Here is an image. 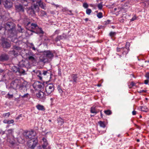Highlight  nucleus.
Masks as SVG:
<instances>
[{
  "mask_svg": "<svg viewBox=\"0 0 149 149\" xmlns=\"http://www.w3.org/2000/svg\"><path fill=\"white\" fill-rule=\"evenodd\" d=\"M54 56L53 54L50 51H45L43 55L40 56V61L45 63L50 61Z\"/></svg>",
  "mask_w": 149,
  "mask_h": 149,
  "instance_id": "1",
  "label": "nucleus"
},
{
  "mask_svg": "<svg viewBox=\"0 0 149 149\" xmlns=\"http://www.w3.org/2000/svg\"><path fill=\"white\" fill-rule=\"evenodd\" d=\"M23 1V5L26 6H28V4L32 3L35 2H36L39 6L43 9H45V6L43 5V3L41 0H22Z\"/></svg>",
  "mask_w": 149,
  "mask_h": 149,
  "instance_id": "2",
  "label": "nucleus"
},
{
  "mask_svg": "<svg viewBox=\"0 0 149 149\" xmlns=\"http://www.w3.org/2000/svg\"><path fill=\"white\" fill-rule=\"evenodd\" d=\"M15 27V24L12 22H8L6 24V28L8 30L9 33L13 35H15L16 33Z\"/></svg>",
  "mask_w": 149,
  "mask_h": 149,
  "instance_id": "3",
  "label": "nucleus"
},
{
  "mask_svg": "<svg viewBox=\"0 0 149 149\" xmlns=\"http://www.w3.org/2000/svg\"><path fill=\"white\" fill-rule=\"evenodd\" d=\"M38 143V140L37 138H32L28 141L27 146L29 148L33 149L36 147Z\"/></svg>",
  "mask_w": 149,
  "mask_h": 149,
  "instance_id": "4",
  "label": "nucleus"
},
{
  "mask_svg": "<svg viewBox=\"0 0 149 149\" xmlns=\"http://www.w3.org/2000/svg\"><path fill=\"white\" fill-rule=\"evenodd\" d=\"M27 82L26 81H24L21 83L20 81V83L19 84L18 88L20 92L22 94H24L27 91L26 85Z\"/></svg>",
  "mask_w": 149,
  "mask_h": 149,
  "instance_id": "5",
  "label": "nucleus"
},
{
  "mask_svg": "<svg viewBox=\"0 0 149 149\" xmlns=\"http://www.w3.org/2000/svg\"><path fill=\"white\" fill-rule=\"evenodd\" d=\"M37 76L38 77L40 80H42V78L45 77V76H51V72L49 71H43L42 72L40 71H38L36 73Z\"/></svg>",
  "mask_w": 149,
  "mask_h": 149,
  "instance_id": "6",
  "label": "nucleus"
},
{
  "mask_svg": "<svg viewBox=\"0 0 149 149\" xmlns=\"http://www.w3.org/2000/svg\"><path fill=\"white\" fill-rule=\"evenodd\" d=\"M54 85L52 84H50L47 85L46 87V92L47 95L51 94L54 91Z\"/></svg>",
  "mask_w": 149,
  "mask_h": 149,
  "instance_id": "7",
  "label": "nucleus"
},
{
  "mask_svg": "<svg viewBox=\"0 0 149 149\" xmlns=\"http://www.w3.org/2000/svg\"><path fill=\"white\" fill-rule=\"evenodd\" d=\"M20 80L18 79H16L13 81L10 84V87L13 89H16L18 88V87Z\"/></svg>",
  "mask_w": 149,
  "mask_h": 149,
  "instance_id": "8",
  "label": "nucleus"
},
{
  "mask_svg": "<svg viewBox=\"0 0 149 149\" xmlns=\"http://www.w3.org/2000/svg\"><path fill=\"white\" fill-rule=\"evenodd\" d=\"M21 63H19V67H18L17 73L18 75L21 74H24L25 72L24 68H26L24 64H21Z\"/></svg>",
  "mask_w": 149,
  "mask_h": 149,
  "instance_id": "9",
  "label": "nucleus"
},
{
  "mask_svg": "<svg viewBox=\"0 0 149 149\" xmlns=\"http://www.w3.org/2000/svg\"><path fill=\"white\" fill-rule=\"evenodd\" d=\"M20 49V47H18L14 46L13 47V49L12 51H10L9 53L16 57L17 56L18 54V50Z\"/></svg>",
  "mask_w": 149,
  "mask_h": 149,
  "instance_id": "10",
  "label": "nucleus"
},
{
  "mask_svg": "<svg viewBox=\"0 0 149 149\" xmlns=\"http://www.w3.org/2000/svg\"><path fill=\"white\" fill-rule=\"evenodd\" d=\"M33 132L32 131H25L23 132V135L26 139H31L34 135H33Z\"/></svg>",
  "mask_w": 149,
  "mask_h": 149,
  "instance_id": "11",
  "label": "nucleus"
},
{
  "mask_svg": "<svg viewBox=\"0 0 149 149\" xmlns=\"http://www.w3.org/2000/svg\"><path fill=\"white\" fill-rule=\"evenodd\" d=\"M30 10L31 13L33 14V15H35L36 12H38L39 10V8L37 4H34L33 6H31Z\"/></svg>",
  "mask_w": 149,
  "mask_h": 149,
  "instance_id": "12",
  "label": "nucleus"
},
{
  "mask_svg": "<svg viewBox=\"0 0 149 149\" xmlns=\"http://www.w3.org/2000/svg\"><path fill=\"white\" fill-rule=\"evenodd\" d=\"M3 4L6 8H10L13 6L12 2L10 0H4Z\"/></svg>",
  "mask_w": 149,
  "mask_h": 149,
  "instance_id": "13",
  "label": "nucleus"
},
{
  "mask_svg": "<svg viewBox=\"0 0 149 149\" xmlns=\"http://www.w3.org/2000/svg\"><path fill=\"white\" fill-rule=\"evenodd\" d=\"M15 8L16 10L18 12H24V7L21 4L15 5Z\"/></svg>",
  "mask_w": 149,
  "mask_h": 149,
  "instance_id": "14",
  "label": "nucleus"
},
{
  "mask_svg": "<svg viewBox=\"0 0 149 149\" xmlns=\"http://www.w3.org/2000/svg\"><path fill=\"white\" fill-rule=\"evenodd\" d=\"M9 58L8 56L5 54H2L0 56V60L1 61H7Z\"/></svg>",
  "mask_w": 149,
  "mask_h": 149,
  "instance_id": "15",
  "label": "nucleus"
},
{
  "mask_svg": "<svg viewBox=\"0 0 149 149\" xmlns=\"http://www.w3.org/2000/svg\"><path fill=\"white\" fill-rule=\"evenodd\" d=\"M1 46L3 48H8L10 46V44L6 41H3L2 42Z\"/></svg>",
  "mask_w": 149,
  "mask_h": 149,
  "instance_id": "16",
  "label": "nucleus"
},
{
  "mask_svg": "<svg viewBox=\"0 0 149 149\" xmlns=\"http://www.w3.org/2000/svg\"><path fill=\"white\" fill-rule=\"evenodd\" d=\"M6 134L7 135V138H8V137L10 136L11 137H13L12 135L13 134L14 132V129H10L8 130L7 131H6Z\"/></svg>",
  "mask_w": 149,
  "mask_h": 149,
  "instance_id": "17",
  "label": "nucleus"
},
{
  "mask_svg": "<svg viewBox=\"0 0 149 149\" xmlns=\"http://www.w3.org/2000/svg\"><path fill=\"white\" fill-rule=\"evenodd\" d=\"M28 55V58L29 60L32 61H36L34 57V55L33 53L29 52Z\"/></svg>",
  "mask_w": 149,
  "mask_h": 149,
  "instance_id": "18",
  "label": "nucleus"
},
{
  "mask_svg": "<svg viewBox=\"0 0 149 149\" xmlns=\"http://www.w3.org/2000/svg\"><path fill=\"white\" fill-rule=\"evenodd\" d=\"M24 136L23 135L22 136H19L17 138V140L18 142L21 143H23L25 142L24 139Z\"/></svg>",
  "mask_w": 149,
  "mask_h": 149,
  "instance_id": "19",
  "label": "nucleus"
},
{
  "mask_svg": "<svg viewBox=\"0 0 149 149\" xmlns=\"http://www.w3.org/2000/svg\"><path fill=\"white\" fill-rule=\"evenodd\" d=\"M99 112V110L97 109L96 107L93 106L91 108V112L93 113L96 114Z\"/></svg>",
  "mask_w": 149,
  "mask_h": 149,
  "instance_id": "20",
  "label": "nucleus"
},
{
  "mask_svg": "<svg viewBox=\"0 0 149 149\" xmlns=\"http://www.w3.org/2000/svg\"><path fill=\"white\" fill-rule=\"evenodd\" d=\"M31 29H28L29 30H32L33 31H34L33 30H35V29H37V28H38V25L34 23H32L31 24Z\"/></svg>",
  "mask_w": 149,
  "mask_h": 149,
  "instance_id": "21",
  "label": "nucleus"
},
{
  "mask_svg": "<svg viewBox=\"0 0 149 149\" xmlns=\"http://www.w3.org/2000/svg\"><path fill=\"white\" fill-rule=\"evenodd\" d=\"M37 30L36 31H33L32 30H30V31L32 32L36 33H37L43 34L44 33V32L42 30V28H39L38 27V28H37Z\"/></svg>",
  "mask_w": 149,
  "mask_h": 149,
  "instance_id": "22",
  "label": "nucleus"
},
{
  "mask_svg": "<svg viewBox=\"0 0 149 149\" xmlns=\"http://www.w3.org/2000/svg\"><path fill=\"white\" fill-rule=\"evenodd\" d=\"M37 96L40 98L42 99L45 97L44 93L42 91H40L37 94Z\"/></svg>",
  "mask_w": 149,
  "mask_h": 149,
  "instance_id": "23",
  "label": "nucleus"
},
{
  "mask_svg": "<svg viewBox=\"0 0 149 149\" xmlns=\"http://www.w3.org/2000/svg\"><path fill=\"white\" fill-rule=\"evenodd\" d=\"M48 145V143L47 142L43 143L42 145V147L40 146H39L38 147L37 149H42V148L43 149H45L46 147Z\"/></svg>",
  "mask_w": 149,
  "mask_h": 149,
  "instance_id": "24",
  "label": "nucleus"
},
{
  "mask_svg": "<svg viewBox=\"0 0 149 149\" xmlns=\"http://www.w3.org/2000/svg\"><path fill=\"white\" fill-rule=\"evenodd\" d=\"M36 107L39 110L44 111L45 110V108L44 107L39 104L37 105L36 106Z\"/></svg>",
  "mask_w": 149,
  "mask_h": 149,
  "instance_id": "25",
  "label": "nucleus"
},
{
  "mask_svg": "<svg viewBox=\"0 0 149 149\" xmlns=\"http://www.w3.org/2000/svg\"><path fill=\"white\" fill-rule=\"evenodd\" d=\"M7 141L12 145H13L15 143V141L13 137H11V138H8Z\"/></svg>",
  "mask_w": 149,
  "mask_h": 149,
  "instance_id": "26",
  "label": "nucleus"
},
{
  "mask_svg": "<svg viewBox=\"0 0 149 149\" xmlns=\"http://www.w3.org/2000/svg\"><path fill=\"white\" fill-rule=\"evenodd\" d=\"M140 109L142 111L147 112L148 111L147 108L146 106L140 107Z\"/></svg>",
  "mask_w": 149,
  "mask_h": 149,
  "instance_id": "27",
  "label": "nucleus"
},
{
  "mask_svg": "<svg viewBox=\"0 0 149 149\" xmlns=\"http://www.w3.org/2000/svg\"><path fill=\"white\" fill-rule=\"evenodd\" d=\"M104 112L105 114L108 115H110L112 113L111 111L109 110H105Z\"/></svg>",
  "mask_w": 149,
  "mask_h": 149,
  "instance_id": "28",
  "label": "nucleus"
},
{
  "mask_svg": "<svg viewBox=\"0 0 149 149\" xmlns=\"http://www.w3.org/2000/svg\"><path fill=\"white\" fill-rule=\"evenodd\" d=\"M62 36H61V35L58 36H57L55 38V41L56 42H57L58 41H60L61 40L63 39L62 38Z\"/></svg>",
  "mask_w": 149,
  "mask_h": 149,
  "instance_id": "29",
  "label": "nucleus"
},
{
  "mask_svg": "<svg viewBox=\"0 0 149 149\" xmlns=\"http://www.w3.org/2000/svg\"><path fill=\"white\" fill-rule=\"evenodd\" d=\"M18 67H17L15 66H14L12 68V69H13V71L14 72H15L16 73H17L18 71Z\"/></svg>",
  "mask_w": 149,
  "mask_h": 149,
  "instance_id": "30",
  "label": "nucleus"
},
{
  "mask_svg": "<svg viewBox=\"0 0 149 149\" xmlns=\"http://www.w3.org/2000/svg\"><path fill=\"white\" fill-rule=\"evenodd\" d=\"M22 94H20V96L22 98H25V97H28L29 95L28 93H26V94H24V95H23V94L22 93Z\"/></svg>",
  "mask_w": 149,
  "mask_h": 149,
  "instance_id": "31",
  "label": "nucleus"
},
{
  "mask_svg": "<svg viewBox=\"0 0 149 149\" xmlns=\"http://www.w3.org/2000/svg\"><path fill=\"white\" fill-rule=\"evenodd\" d=\"M72 77L74 82L76 83L77 81V77L76 75L73 74Z\"/></svg>",
  "mask_w": 149,
  "mask_h": 149,
  "instance_id": "32",
  "label": "nucleus"
},
{
  "mask_svg": "<svg viewBox=\"0 0 149 149\" xmlns=\"http://www.w3.org/2000/svg\"><path fill=\"white\" fill-rule=\"evenodd\" d=\"M98 123L99 124L100 126L104 128L105 127V125L103 122L102 121H100L98 122Z\"/></svg>",
  "mask_w": 149,
  "mask_h": 149,
  "instance_id": "33",
  "label": "nucleus"
},
{
  "mask_svg": "<svg viewBox=\"0 0 149 149\" xmlns=\"http://www.w3.org/2000/svg\"><path fill=\"white\" fill-rule=\"evenodd\" d=\"M97 16L99 18H101L103 17L102 13L100 12L98 13L97 14Z\"/></svg>",
  "mask_w": 149,
  "mask_h": 149,
  "instance_id": "34",
  "label": "nucleus"
},
{
  "mask_svg": "<svg viewBox=\"0 0 149 149\" xmlns=\"http://www.w3.org/2000/svg\"><path fill=\"white\" fill-rule=\"evenodd\" d=\"M126 9L127 8H125L124 6H122L121 7L118 8L117 9L118 10V12H120V11H121L122 9Z\"/></svg>",
  "mask_w": 149,
  "mask_h": 149,
  "instance_id": "35",
  "label": "nucleus"
},
{
  "mask_svg": "<svg viewBox=\"0 0 149 149\" xmlns=\"http://www.w3.org/2000/svg\"><path fill=\"white\" fill-rule=\"evenodd\" d=\"M40 12L41 15L42 16H44L45 15H47L46 13L44 11L41 10Z\"/></svg>",
  "mask_w": 149,
  "mask_h": 149,
  "instance_id": "36",
  "label": "nucleus"
},
{
  "mask_svg": "<svg viewBox=\"0 0 149 149\" xmlns=\"http://www.w3.org/2000/svg\"><path fill=\"white\" fill-rule=\"evenodd\" d=\"M97 7L98 9L100 10H101L102 8V3L101 2L98 4L97 5Z\"/></svg>",
  "mask_w": 149,
  "mask_h": 149,
  "instance_id": "37",
  "label": "nucleus"
},
{
  "mask_svg": "<svg viewBox=\"0 0 149 149\" xmlns=\"http://www.w3.org/2000/svg\"><path fill=\"white\" fill-rule=\"evenodd\" d=\"M92 12L91 10L90 9H87L86 10V14L90 15Z\"/></svg>",
  "mask_w": 149,
  "mask_h": 149,
  "instance_id": "38",
  "label": "nucleus"
},
{
  "mask_svg": "<svg viewBox=\"0 0 149 149\" xmlns=\"http://www.w3.org/2000/svg\"><path fill=\"white\" fill-rule=\"evenodd\" d=\"M130 45V43L129 42H127L126 43L125 47V48L126 49H128V50L129 49V48Z\"/></svg>",
  "mask_w": 149,
  "mask_h": 149,
  "instance_id": "39",
  "label": "nucleus"
},
{
  "mask_svg": "<svg viewBox=\"0 0 149 149\" xmlns=\"http://www.w3.org/2000/svg\"><path fill=\"white\" fill-rule=\"evenodd\" d=\"M116 34V33L115 32H111L109 33V35L111 37H113Z\"/></svg>",
  "mask_w": 149,
  "mask_h": 149,
  "instance_id": "40",
  "label": "nucleus"
},
{
  "mask_svg": "<svg viewBox=\"0 0 149 149\" xmlns=\"http://www.w3.org/2000/svg\"><path fill=\"white\" fill-rule=\"evenodd\" d=\"M10 115V113L9 112L4 114L3 115V116L4 117H8Z\"/></svg>",
  "mask_w": 149,
  "mask_h": 149,
  "instance_id": "41",
  "label": "nucleus"
},
{
  "mask_svg": "<svg viewBox=\"0 0 149 149\" xmlns=\"http://www.w3.org/2000/svg\"><path fill=\"white\" fill-rule=\"evenodd\" d=\"M83 7L85 8H87L88 7V5L86 3H84L83 5Z\"/></svg>",
  "mask_w": 149,
  "mask_h": 149,
  "instance_id": "42",
  "label": "nucleus"
},
{
  "mask_svg": "<svg viewBox=\"0 0 149 149\" xmlns=\"http://www.w3.org/2000/svg\"><path fill=\"white\" fill-rule=\"evenodd\" d=\"M8 123L7 124H10L11 123H13L14 122V121L13 120H8Z\"/></svg>",
  "mask_w": 149,
  "mask_h": 149,
  "instance_id": "43",
  "label": "nucleus"
},
{
  "mask_svg": "<svg viewBox=\"0 0 149 149\" xmlns=\"http://www.w3.org/2000/svg\"><path fill=\"white\" fill-rule=\"evenodd\" d=\"M18 28H20V29H19L18 30L19 32H23L22 31V30L23 29L22 28H21L20 26H19L18 25Z\"/></svg>",
  "mask_w": 149,
  "mask_h": 149,
  "instance_id": "44",
  "label": "nucleus"
},
{
  "mask_svg": "<svg viewBox=\"0 0 149 149\" xmlns=\"http://www.w3.org/2000/svg\"><path fill=\"white\" fill-rule=\"evenodd\" d=\"M8 96V98H12L13 97V95H10L9 94V93H8L7 94Z\"/></svg>",
  "mask_w": 149,
  "mask_h": 149,
  "instance_id": "45",
  "label": "nucleus"
},
{
  "mask_svg": "<svg viewBox=\"0 0 149 149\" xmlns=\"http://www.w3.org/2000/svg\"><path fill=\"white\" fill-rule=\"evenodd\" d=\"M58 90L59 91V92L60 93H62L63 92V91L61 89V88H60V87H58Z\"/></svg>",
  "mask_w": 149,
  "mask_h": 149,
  "instance_id": "46",
  "label": "nucleus"
},
{
  "mask_svg": "<svg viewBox=\"0 0 149 149\" xmlns=\"http://www.w3.org/2000/svg\"><path fill=\"white\" fill-rule=\"evenodd\" d=\"M42 139L43 141V143L47 142L46 139L45 138V137L43 138Z\"/></svg>",
  "mask_w": 149,
  "mask_h": 149,
  "instance_id": "47",
  "label": "nucleus"
},
{
  "mask_svg": "<svg viewBox=\"0 0 149 149\" xmlns=\"http://www.w3.org/2000/svg\"><path fill=\"white\" fill-rule=\"evenodd\" d=\"M61 36H62V38H67V36L65 34L63 33V34L61 35Z\"/></svg>",
  "mask_w": 149,
  "mask_h": 149,
  "instance_id": "48",
  "label": "nucleus"
},
{
  "mask_svg": "<svg viewBox=\"0 0 149 149\" xmlns=\"http://www.w3.org/2000/svg\"><path fill=\"white\" fill-rule=\"evenodd\" d=\"M37 87L39 88H40L42 87V85L39 83L38 85H37Z\"/></svg>",
  "mask_w": 149,
  "mask_h": 149,
  "instance_id": "49",
  "label": "nucleus"
},
{
  "mask_svg": "<svg viewBox=\"0 0 149 149\" xmlns=\"http://www.w3.org/2000/svg\"><path fill=\"white\" fill-rule=\"evenodd\" d=\"M136 19V17L135 16H134L130 20L131 21H133Z\"/></svg>",
  "mask_w": 149,
  "mask_h": 149,
  "instance_id": "50",
  "label": "nucleus"
},
{
  "mask_svg": "<svg viewBox=\"0 0 149 149\" xmlns=\"http://www.w3.org/2000/svg\"><path fill=\"white\" fill-rule=\"evenodd\" d=\"M58 74L59 75L61 76V69H58Z\"/></svg>",
  "mask_w": 149,
  "mask_h": 149,
  "instance_id": "51",
  "label": "nucleus"
},
{
  "mask_svg": "<svg viewBox=\"0 0 149 149\" xmlns=\"http://www.w3.org/2000/svg\"><path fill=\"white\" fill-rule=\"evenodd\" d=\"M146 77L147 78L149 79V73H147L145 75Z\"/></svg>",
  "mask_w": 149,
  "mask_h": 149,
  "instance_id": "52",
  "label": "nucleus"
},
{
  "mask_svg": "<svg viewBox=\"0 0 149 149\" xmlns=\"http://www.w3.org/2000/svg\"><path fill=\"white\" fill-rule=\"evenodd\" d=\"M68 11L70 13H68L69 15H73V14L72 13V11L71 10H68Z\"/></svg>",
  "mask_w": 149,
  "mask_h": 149,
  "instance_id": "53",
  "label": "nucleus"
},
{
  "mask_svg": "<svg viewBox=\"0 0 149 149\" xmlns=\"http://www.w3.org/2000/svg\"><path fill=\"white\" fill-rule=\"evenodd\" d=\"M128 3H125V4L123 6H124V7H125V8H127L126 7H128Z\"/></svg>",
  "mask_w": 149,
  "mask_h": 149,
  "instance_id": "54",
  "label": "nucleus"
},
{
  "mask_svg": "<svg viewBox=\"0 0 149 149\" xmlns=\"http://www.w3.org/2000/svg\"><path fill=\"white\" fill-rule=\"evenodd\" d=\"M138 92L139 93H141L142 92L146 93V91H144V90H141L140 91Z\"/></svg>",
  "mask_w": 149,
  "mask_h": 149,
  "instance_id": "55",
  "label": "nucleus"
},
{
  "mask_svg": "<svg viewBox=\"0 0 149 149\" xmlns=\"http://www.w3.org/2000/svg\"><path fill=\"white\" fill-rule=\"evenodd\" d=\"M62 10L63 12H65L66 11H68V10L66 8H63L62 9Z\"/></svg>",
  "mask_w": 149,
  "mask_h": 149,
  "instance_id": "56",
  "label": "nucleus"
},
{
  "mask_svg": "<svg viewBox=\"0 0 149 149\" xmlns=\"http://www.w3.org/2000/svg\"><path fill=\"white\" fill-rule=\"evenodd\" d=\"M110 22V20H107L106 22H105V24H108L109 22Z\"/></svg>",
  "mask_w": 149,
  "mask_h": 149,
  "instance_id": "57",
  "label": "nucleus"
},
{
  "mask_svg": "<svg viewBox=\"0 0 149 149\" xmlns=\"http://www.w3.org/2000/svg\"><path fill=\"white\" fill-rule=\"evenodd\" d=\"M8 120H6V119H5L4 120H3V122L4 123H8Z\"/></svg>",
  "mask_w": 149,
  "mask_h": 149,
  "instance_id": "58",
  "label": "nucleus"
},
{
  "mask_svg": "<svg viewBox=\"0 0 149 149\" xmlns=\"http://www.w3.org/2000/svg\"><path fill=\"white\" fill-rule=\"evenodd\" d=\"M130 84L132 86H133L135 85V83L134 82H132Z\"/></svg>",
  "mask_w": 149,
  "mask_h": 149,
  "instance_id": "59",
  "label": "nucleus"
},
{
  "mask_svg": "<svg viewBox=\"0 0 149 149\" xmlns=\"http://www.w3.org/2000/svg\"><path fill=\"white\" fill-rule=\"evenodd\" d=\"M148 82V80H146L144 81V83L145 84H147Z\"/></svg>",
  "mask_w": 149,
  "mask_h": 149,
  "instance_id": "60",
  "label": "nucleus"
},
{
  "mask_svg": "<svg viewBox=\"0 0 149 149\" xmlns=\"http://www.w3.org/2000/svg\"><path fill=\"white\" fill-rule=\"evenodd\" d=\"M132 113L133 115H135L136 114V111H133L132 112Z\"/></svg>",
  "mask_w": 149,
  "mask_h": 149,
  "instance_id": "61",
  "label": "nucleus"
},
{
  "mask_svg": "<svg viewBox=\"0 0 149 149\" xmlns=\"http://www.w3.org/2000/svg\"><path fill=\"white\" fill-rule=\"evenodd\" d=\"M124 48L122 47V48H117V50L118 52H120V49H123Z\"/></svg>",
  "mask_w": 149,
  "mask_h": 149,
  "instance_id": "62",
  "label": "nucleus"
},
{
  "mask_svg": "<svg viewBox=\"0 0 149 149\" xmlns=\"http://www.w3.org/2000/svg\"><path fill=\"white\" fill-rule=\"evenodd\" d=\"M52 5H54V6H55L56 7V8L58 7L59 6V5H56V4H54V3L52 4Z\"/></svg>",
  "mask_w": 149,
  "mask_h": 149,
  "instance_id": "63",
  "label": "nucleus"
},
{
  "mask_svg": "<svg viewBox=\"0 0 149 149\" xmlns=\"http://www.w3.org/2000/svg\"><path fill=\"white\" fill-rule=\"evenodd\" d=\"M5 133V132L4 131H0V134H3Z\"/></svg>",
  "mask_w": 149,
  "mask_h": 149,
  "instance_id": "64",
  "label": "nucleus"
}]
</instances>
